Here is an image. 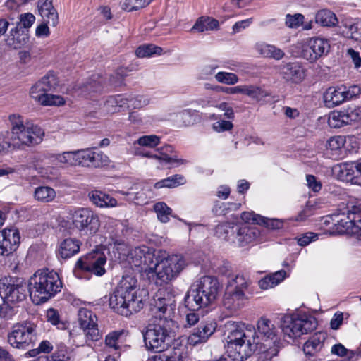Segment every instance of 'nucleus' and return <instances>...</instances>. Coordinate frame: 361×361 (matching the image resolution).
Returning a JSON list of instances; mask_svg holds the SVG:
<instances>
[{
    "label": "nucleus",
    "instance_id": "f257e3e1",
    "mask_svg": "<svg viewBox=\"0 0 361 361\" xmlns=\"http://www.w3.org/2000/svg\"><path fill=\"white\" fill-rule=\"evenodd\" d=\"M228 356L233 360L243 361L259 349L260 361H271L281 348V342L261 343L255 329L241 322H228L226 324Z\"/></svg>",
    "mask_w": 361,
    "mask_h": 361
},
{
    "label": "nucleus",
    "instance_id": "f03ea898",
    "mask_svg": "<svg viewBox=\"0 0 361 361\" xmlns=\"http://www.w3.org/2000/svg\"><path fill=\"white\" fill-rule=\"evenodd\" d=\"M171 298H160L152 308L154 314L142 334L146 349L148 351L161 353L168 350L175 340L174 322L164 317L170 307L172 309Z\"/></svg>",
    "mask_w": 361,
    "mask_h": 361
},
{
    "label": "nucleus",
    "instance_id": "7ed1b4c3",
    "mask_svg": "<svg viewBox=\"0 0 361 361\" xmlns=\"http://www.w3.org/2000/svg\"><path fill=\"white\" fill-rule=\"evenodd\" d=\"M61 288L62 282L59 274L48 269L37 271L29 281L30 296L37 305L46 302L54 297Z\"/></svg>",
    "mask_w": 361,
    "mask_h": 361
},
{
    "label": "nucleus",
    "instance_id": "20e7f679",
    "mask_svg": "<svg viewBox=\"0 0 361 361\" xmlns=\"http://www.w3.org/2000/svg\"><path fill=\"white\" fill-rule=\"evenodd\" d=\"M219 290L218 279L204 276L188 291L184 298L185 305L189 310H198L207 307L216 299Z\"/></svg>",
    "mask_w": 361,
    "mask_h": 361
},
{
    "label": "nucleus",
    "instance_id": "39448f33",
    "mask_svg": "<svg viewBox=\"0 0 361 361\" xmlns=\"http://www.w3.org/2000/svg\"><path fill=\"white\" fill-rule=\"evenodd\" d=\"M185 266V260L182 255H171L165 257L162 251L159 250L154 269H149L150 281L157 286L169 284L179 276Z\"/></svg>",
    "mask_w": 361,
    "mask_h": 361
},
{
    "label": "nucleus",
    "instance_id": "423d86ee",
    "mask_svg": "<svg viewBox=\"0 0 361 361\" xmlns=\"http://www.w3.org/2000/svg\"><path fill=\"white\" fill-rule=\"evenodd\" d=\"M11 123V131H7L12 147L20 148L23 145H30L37 144L40 140V128L35 127H27L23 124L21 116L16 114L9 116Z\"/></svg>",
    "mask_w": 361,
    "mask_h": 361
},
{
    "label": "nucleus",
    "instance_id": "0eeeda50",
    "mask_svg": "<svg viewBox=\"0 0 361 361\" xmlns=\"http://www.w3.org/2000/svg\"><path fill=\"white\" fill-rule=\"evenodd\" d=\"M78 321L82 334H78L75 330L70 331L69 336L74 343L83 345L88 341H97L101 338V334L98 329L97 317L95 314L87 308H80L78 312Z\"/></svg>",
    "mask_w": 361,
    "mask_h": 361
},
{
    "label": "nucleus",
    "instance_id": "6e6552de",
    "mask_svg": "<svg viewBox=\"0 0 361 361\" xmlns=\"http://www.w3.org/2000/svg\"><path fill=\"white\" fill-rule=\"evenodd\" d=\"M37 326L28 321L14 324L8 332V343L14 348L26 350L32 346L37 339Z\"/></svg>",
    "mask_w": 361,
    "mask_h": 361
},
{
    "label": "nucleus",
    "instance_id": "1a4fd4ad",
    "mask_svg": "<svg viewBox=\"0 0 361 361\" xmlns=\"http://www.w3.org/2000/svg\"><path fill=\"white\" fill-rule=\"evenodd\" d=\"M29 291V283L20 278L5 276L0 279V296L5 302L16 305L23 302Z\"/></svg>",
    "mask_w": 361,
    "mask_h": 361
},
{
    "label": "nucleus",
    "instance_id": "9d476101",
    "mask_svg": "<svg viewBox=\"0 0 361 361\" xmlns=\"http://www.w3.org/2000/svg\"><path fill=\"white\" fill-rule=\"evenodd\" d=\"M317 322L314 317L302 314L294 317H286L281 324L285 338L293 339L314 330Z\"/></svg>",
    "mask_w": 361,
    "mask_h": 361
},
{
    "label": "nucleus",
    "instance_id": "9b49d317",
    "mask_svg": "<svg viewBox=\"0 0 361 361\" xmlns=\"http://www.w3.org/2000/svg\"><path fill=\"white\" fill-rule=\"evenodd\" d=\"M56 85V79L53 73H48L30 89V96L44 106H60L64 104L63 97L49 94L47 92L51 91Z\"/></svg>",
    "mask_w": 361,
    "mask_h": 361
},
{
    "label": "nucleus",
    "instance_id": "f8f14e48",
    "mask_svg": "<svg viewBox=\"0 0 361 361\" xmlns=\"http://www.w3.org/2000/svg\"><path fill=\"white\" fill-rule=\"evenodd\" d=\"M158 251L152 250L147 246L135 247L128 252L127 260L131 268L137 272H145L151 280L149 269H154Z\"/></svg>",
    "mask_w": 361,
    "mask_h": 361
},
{
    "label": "nucleus",
    "instance_id": "ddd939ff",
    "mask_svg": "<svg viewBox=\"0 0 361 361\" xmlns=\"http://www.w3.org/2000/svg\"><path fill=\"white\" fill-rule=\"evenodd\" d=\"M106 262V257L99 252L90 253L80 257L75 264L74 274L78 278H82V274H93L100 276L105 274L104 265Z\"/></svg>",
    "mask_w": 361,
    "mask_h": 361
},
{
    "label": "nucleus",
    "instance_id": "4468645a",
    "mask_svg": "<svg viewBox=\"0 0 361 361\" xmlns=\"http://www.w3.org/2000/svg\"><path fill=\"white\" fill-rule=\"evenodd\" d=\"M73 224L78 230L87 235L96 233L100 227L97 214L87 208H80L74 212Z\"/></svg>",
    "mask_w": 361,
    "mask_h": 361
},
{
    "label": "nucleus",
    "instance_id": "2eb2a0df",
    "mask_svg": "<svg viewBox=\"0 0 361 361\" xmlns=\"http://www.w3.org/2000/svg\"><path fill=\"white\" fill-rule=\"evenodd\" d=\"M329 49L330 44L327 39L312 37L302 44L301 57L310 62H314L321 56L327 54Z\"/></svg>",
    "mask_w": 361,
    "mask_h": 361
},
{
    "label": "nucleus",
    "instance_id": "dca6fc26",
    "mask_svg": "<svg viewBox=\"0 0 361 361\" xmlns=\"http://www.w3.org/2000/svg\"><path fill=\"white\" fill-rule=\"evenodd\" d=\"M334 171L338 179L361 185V159L338 164Z\"/></svg>",
    "mask_w": 361,
    "mask_h": 361
},
{
    "label": "nucleus",
    "instance_id": "f3484780",
    "mask_svg": "<svg viewBox=\"0 0 361 361\" xmlns=\"http://www.w3.org/2000/svg\"><path fill=\"white\" fill-rule=\"evenodd\" d=\"M109 305L116 312L126 317L137 312L142 308V305H140L138 301L128 300L126 296L116 289L109 298Z\"/></svg>",
    "mask_w": 361,
    "mask_h": 361
},
{
    "label": "nucleus",
    "instance_id": "a211bd4d",
    "mask_svg": "<svg viewBox=\"0 0 361 361\" xmlns=\"http://www.w3.org/2000/svg\"><path fill=\"white\" fill-rule=\"evenodd\" d=\"M20 235L17 228H5L0 231V256L8 257L19 247Z\"/></svg>",
    "mask_w": 361,
    "mask_h": 361
},
{
    "label": "nucleus",
    "instance_id": "6ab92c4d",
    "mask_svg": "<svg viewBox=\"0 0 361 361\" xmlns=\"http://www.w3.org/2000/svg\"><path fill=\"white\" fill-rule=\"evenodd\" d=\"M217 328V323L214 320L202 321L199 325L193 329L188 338V343L193 346L206 343L214 334Z\"/></svg>",
    "mask_w": 361,
    "mask_h": 361
},
{
    "label": "nucleus",
    "instance_id": "aec40b11",
    "mask_svg": "<svg viewBox=\"0 0 361 361\" xmlns=\"http://www.w3.org/2000/svg\"><path fill=\"white\" fill-rule=\"evenodd\" d=\"M278 68L280 76L286 82L299 84L305 78V69L298 61L283 63Z\"/></svg>",
    "mask_w": 361,
    "mask_h": 361
},
{
    "label": "nucleus",
    "instance_id": "412c9836",
    "mask_svg": "<svg viewBox=\"0 0 361 361\" xmlns=\"http://www.w3.org/2000/svg\"><path fill=\"white\" fill-rule=\"evenodd\" d=\"M361 213V204L353 205L349 208L348 215H335L333 219L334 224L339 233H352L356 220V215Z\"/></svg>",
    "mask_w": 361,
    "mask_h": 361
},
{
    "label": "nucleus",
    "instance_id": "4be33fe9",
    "mask_svg": "<svg viewBox=\"0 0 361 361\" xmlns=\"http://www.w3.org/2000/svg\"><path fill=\"white\" fill-rule=\"evenodd\" d=\"M250 297L240 291L236 292L226 287L223 305L231 312H235L244 307Z\"/></svg>",
    "mask_w": 361,
    "mask_h": 361
},
{
    "label": "nucleus",
    "instance_id": "5701e85b",
    "mask_svg": "<svg viewBox=\"0 0 361 361\" xmlns=\"http://www.w3.org/2000/svg\"><path fill=\"white\" fill-rule=\"evenodd\" d=\"M226 287L236 292L240 291L249 296L252 295L254 291L252 281L242 274H228Z\"/></svg>",
    "mask_w": 361,
    "mask_h": 361
},
{
    "label": "nucleus",
    "instance_id": "b1692460",
    "mask_svg": "<svg viewBox=\"0 0 361 361\" xmlns=\"http://www.w3.org/2000/svg\"><path fill=\"white\" fill-rule=\"evenodd\" d=\"M116 289L124 295L128 300L138 301L139 304L143 306L142 299L137 295V281L134 277L123 276Z\"/></svg>",
    "mask_w": 361,
    "mask_h": 361
},
{
    "label": "nucleus",
    "instance_id": "393cba45",
    "mask_svg": "<svg viewBox=\"0 0 361 361\" xmlns=\"http://www.w3.org/2000/svg\"><path fill=\"white\" fill-rule=\"evenodd\" d=\"M345 86L330 87L324 92L323 100L325 106L333 108L346 102Z\"/></svg>",
    "mask_w": 361,
    "mask_h": 361
},
{
    "label": "nucleus",
    "instance_id": "a878e982",
    "mask_svg": "<svg viewBox=\"0 0 361 361\" xmlns=\"http://www.w3.org/2000/svg\"><path fill=\"white\" fill-rule=\"evenodd\" d=\"M76 165L82 166L99 167L102 164V155L87 148L76 150Z\"/></svg>",
    "mask_w": 361,
    "mask_h": 361
},
{
    "label": "nucleus",
    "instance_id": "bb28decb",
    "mask_svg": "<svg viewBox=\"0 0 361 361\" xmlns=\"http://www.w3.org/2000/svg\"><path fill=\"white\" fill-rule=\"evenodd\" d=\"M257 336L259 337L260 342L264 343L273 342L278 340L276 329L271 320L261 317L257 322Z\"/></svg>",
    "mask_w": 361,
    "mask_h": 361
},
{
    "label": "nucleus",
    "instance_id": "cd10ccee",
    "mask_svg": "<svg viewBox=\"0 0 361 361\" xmlns=\"http://www.w3.org/2000/svg\"><path fill=\"white\" fill-rule=\"evenodd\" d=\"M29 42L28 31L20 30L19 25H16L10 31V35L6 39V44L9 47L18 49L25 46Z\"/></svg>",
    "mask_w": 361,
    "mask_h": 361
},
{
    "label": "nucleus",
    "instance_id": "c85d7f7f",
    "mask_svg": "<svg viewBox=\"0 0 361 361\" xmlns=\"http://www.w3.org/2000/svg\"><path fill=\"white\" fill-rule=\"evenodd\" d=\"M126 335V331L123 330L112 331L106 335L105 343L110 353L114 351V355L117 357L120 356V351L125 346Z\"/></svg>",
    "mask_w": 361,
    "mask_h": 361
},
{
    "label": "nucleus",
    "instance_id": "c756f323",
    "mask_svg": "<svg viewBox=\"0 0 361 361\" xmlns=\"http://www.w3.org/2000/svg\"><path fill=\"white\" fill-rule=\"evenodd\" d=\"M326 339V333L322 331L315 333L303 345L305 354L310 356L315 355L324 348V343Z\"/></svg>",
    "mask_w": 361,
    "mask_h": 361
},
{
    "label": "nucleus",
    "instance_id": "7c9ffc66",
    "mask_svg": "<svg viewBox=\"0 0 361 361\" xmlns=\"http://www.w3.org/2000/svg\"><path fill=\"white\" fill-rule=\"evenodd\" d=\"M81 244L78 239L66 238L59 244L58 255L63 259H68L79 252Z\"/></svg>",
    "mask_w": 361,
    "mask_h": 361
},
{
    "label": "nucleus",
    "instance_id": "2f4dec72",
    "mask_svg": "<svg viewBox=\"0 0 361 361\" xmlns=\"http://www.w3.org/2000/svg\"><path fill=\"white\" fill-rule=\"evenodd\" d=\"M234 233H236V239L240 246H244L252 242L259 235L253 228L245 224L234 226Z\"/></svg>",
    "mask_w": 361,
    "mask_h": 361
},
{
    "label": "nucleus",
    "instance_id": "473e14b6",
    "mask_svg": "<svg viewBox=\"0 0 361 361\" xmlns=\"http://www.w3.org/2000/svg\"><path fill=\"white\" fill-rule=\"evenodd\" d=\"M255 49L258 54L265 58L279 61L285 56V53L282 49L274 45L264 42L257 43L255 46Z\"/></svg>",
    "mask_w": 361,
    "mask_h": 361
},
{
    "label": "nucleus",
    "instance_id": "72a5a7b5",
    "mask_svg": "<svg viewBox=\"0 0 361 361\" xmlns=\"http://www.w3.org/2000/svg\"><path fill=\"white\" fill-rule=\"evenodd\" d=\"M52 1L44 0L38 7L39 12L44 22L52 26H56L58 23L59 16L56 10L53 6Z\"/></svg>",
    "mask_w": 361,
    "mask_h": 361
},
{
    "label": "nucleus",
    "instance_id": "f704fd0d",
    "mask_svg": "<svg viewBox=\"0 0 361 361\" xmlns=\"http://www.w3.org/2000/svg\"><path fill=\"white\" fill-rule=\"evenodd\" d=\"M90 200L99 207H115L118 206L117 200L102 191H91L88 194Z\"/></svg>",
    "mask_w": 361,
    "mask_h": 361
},
{
    "label": "nucleus",
    "instance_id": "c9c22d12",
    "mask_svg": "<svg viewBox=\"0 0 361 361\" xmlns=\"http://www.w3.org/2000/svg\"><path fill=\"white\" fill-rule=\"evenodd\" d=\"M127 102L123 95L109 96L104 102V110L109 114H114L126 109Z\"/></svg>",
    "mask_w": 361,
    "mask_h": 361
},
{
    "label": "nucleus",
    "instance_id": "e433bc0d",
    "mask_svg": "<svg viewBox=\"0 0 361 361\" xmlns=\"http://www.w3.org/2000/svg\"><path fill=\"white\" fill-rule=\"evenodd\" d=\"M286 277V272L284 270H279L275 273L268 275L259 281V286L263 290L274 288L280 283Z\"/></svg>",
    "mask_w": 361,
    "mask_h": 361
},
{
    "label": "nucleus",
    "instance_id": "4c0bfd02",
    "mask_svg": "<svg viewBox=\"0 0 361 361\" xmlns=\"http://www.w3.org/2000/svg\"><path fill=\"white\" fill-rule=\"evenodd\" d=\"M345 143V137L341 135L330 137L326 143V149L330 152L331 155L335 159L342 157L343 147Z\"/></svg>",
    "mask_w": 361,
    "mask_h": 361
},
{
    "label": "nucleus",
    "instance_id": "58836bf2",
    "mask_svg": "<svg viewBox=\"0 0 361 361\" xmlns=\"http://www.w3.org/2000/svg\"><path fill=\"white\" fill-rule=\"evenodd\" d=\"M186 179L181 174H175L171 176L162 179L154 184L157 189L162 188H174L185 184Z\"/></svg>",
    "mask_w": 361,
    "mask_h": 361
},
{
    "label": "nucleus",
    "instance_id": "ea45409f",
    "mask_svg": "<svg viewBox=\"0 0 361 361\" xmlns=\"http://www.w3.org/2000/svg\"><path fill=\"white\" fill-rule=\"evenodd\" d=\"M34 197L38 202L48 203L54 200L56 197V192L51 187L39 186L35 188Z\"/></svg>",
    "mask_w": 361,
    "mask_h": 361
},
{
    "label": "nucleus",
    "instance_id": "a19ab883",
    "mask_svg": "<svg viewBox=\"0 0 361 361\" xmlns=\"http://www.w3.org/2000/svg\"><path fill=\"white\" fill-rule=\"evenodd\" d=\"M315 21L322 26H333L336 24L337 18L336 15L331 11L323 9L317 13Z\"/></svg>",
    "mask_w": 361,
    "mask_h": 361
},
{
    "label": "nucleus",
    "instance_id": "79ce46f5",
    "mask_svg": "<svg viewBox=\"0 0 361 361\" xmlns=\"http://www.w3.org/2000/svg\"><path fill=\"white\" fill-rule=\"evenodd\" d=\"M247 97L257 102L269 96V93L262 87L254 85H245V94Z\"/></svg>",
    "mask_w": 361,
    "mask_h": 361
},
{
    "label": "nucleus",
    "instance_id": "37998d69",
    "mask_svg": "<svg viewBox=\"0 0 361 361\" xmlns=\"http://www.w3.org/2000/svg\"><path fill=\"white\" fill-rule=\"evenodd\" d=\"M49 158L52 161L60 164H68L70 165H76V150L65 152L61 154H51Z\"/></svg>",
    "mask_w": 361,
    "mask_h": 361
},
{
    "label": "nucleus",
    "instance_id": "c03bdc74",
    "mask_svg": "<svg viewBox=\"0 0 361 361\" xmlns=\"http://www.w3.org/2000/svg\"><path fill=\"white\" fill-rule=\"evenodd\" d=\"M161 355H164L168 361H183L186 356L185 346L182 345L174 346L172 350L163 352Z\"/></svg>",
    "mask_w": 361,
    "mask_h": 361
},
{
    "label": "nucleus",
    "instance_id": "a18cd8bd",
    "mask_svg": "<svg viewBox=\"0 0 361 361\" xmlns=\"http://www.w3.org/2000/svg\"><path fill=\"white\" fill-rule=\"evenodd\" d=\"M162 49L154 44H144L140 46L135 51L136 56L139 58L149 57L153 54L160 55Z\"/></svg>",
    "mask_w": 361,
    "mask_h": 361
},
{
    "label": "nucleus",
    "instance_id": "49530a36",
    "mask_svg": "<svg viewBox=\"0 0 361 361\" xmlns=\"http://www.w3.org/2000/svg\"><path fill=\"white\" fill-rule=\"evenodd\" d=\"M345 122L347 125L351 124L352 122L357 121L361 116L360 108L356 106H350L341 111Z\"/></svg>",
    "mask_w": 361,
    "mask_h": 361
},
{
    "label": "nucleus",
    "instance_id": "de8ad7c7",
    "mask_svg": "<svg viewBox=\"0 0 361 361\" xmlns=\"http://www.w3.org/2000/svg\"><path fill=\"white\" fill-rule=\"evenodd\" d=\"M103 80L99 75H94L90 81L83 87L85 92H99L103 89Z\"/></svg>",
    "mask_w": 361,
    "mask_h": 361
},
{
    "label": "nucleus",
    "instance_id": "09e8293b",
    "mask_svg": "<svg viewBox=\"0 0 361 361\" xmlns=\"http://www.w3.org/2000/svg\"><path fill=\"white\" fill-rule=\"evenodd\" d=\"M154 211L157 213L158 219L163 223H166L169 221V215L172 210L169 207L166 203L163 202H157L154 207Z\"/></svg>",
    "mask_w": 361,
    "mask_h": 361
},
{
    "label": "nucleus",
    "instance_id": "8fccbe9b",
    "mask_svg": "<svg viewBox=\"0 0 361 361\" xmlns=\"http://www.w3.org/2000/svg\"><path fill=\"white\" fill-rule=\"evenodd\" d=\"M152 0H123L121 3L122 9L127 11H137L147 6Z\"/></svg>",
    "mask_w": 361,
    "mask_h": 361
},
{
    "label": "nucleus",
    "instance_id": "3c124183",
    "mask_svg": "<svg viewBox=\"0 0 361 361\" xmlns=\"http://www.w3.org/2000/svg\"><path fill=\"white\" fill-rule=\"evenodd\" d=\"M125 98L127 102L126 109H140L146 106L149 102L147 98L142 95L129 96L125 97Z\"/></svg>",
    "mask_w": 361,
    "mask_h": 361
},
{
    "label": "nucleus",
    "instance_id": "603ef678",
    "mask_svg": "<svg viewBox=\"0 0 361 361\" xmlns=\"http://www.w3.org/2000/svg\"><path fill=\"white\" fill-rule=\"evenodd\" d=\"M215 79L220 83L226 85H235L238 82L236 74L228 72L220 71L215 75Z\"/></svg>",
    "mask_w": 361,
    "mask_h": 361
},
{
    "label": "nucleus",
    "instance_id": "864d4df0",
    "mask_svg": "<svg viewBox=\"0 0 361 361\" xmlns=\"http://www.w3.org/2000/svg\"><path fill=\"white\" fill-rule=\"evenodd\" d=\"M234 228L235 226L230 223H223L216 226L215 234L218 238L228 240V234L234 233Z\"/></svg>",
    "mask_w": 361,
    "mask_h": 361
},
{
    "label": "nucleus",
    "instance_id": "5fc2aeb1",
    "mask_svg": "<svg viewBox=\"0 0 361 361\" xmlns=\"http://www.w3.org/2000/svg\"><path fill=\"white\" fill-rule=\"evenodd\" d=\"M328 124L334 128H340L347 125L341 111L331 113L328 119Z\"/></svg>",
    "mask_w": 361,
    "mask_h": 361
},
{
    "label": "nucleus",
    "instance_id": "6e6d98bb",
    "mask_svg": "<svg viewBox=\"0 0 361 361\" xmlns=\"http://www.w3.org/2000/svg\"><path fill=\"white\" fill-rule=\"evenodd\" d=\"M135 143L140 146L154 148L160 143V137L155 135H143Z\"/></svg>",
    "mask_w": 361,
    "mask_h": 361
},
{
    "label": "nucleus",
    "instance_id": "4d7b16f0",
    "mask_svg": "<svg viewBox=\"0 0 361 361\" xmlns=\"http://www.w3.org/2000/svg\"><path fill=\"white\" fill-rule=\"evenodd\" d=\"M47 321L53 325L56 326L59 329H66V324L60 320L59 314L57 310L51 308L47 312Z\"/></svg>",
    "mask_w": 361,
    "mask_h": 361
},
{
    "label": "nucleus",
    "instance_id": "13d9d810",
    "mask_svg": "<svg viewBox=\"0 0 361 361\" xmlns=\"http://www.w3.org/2000/svg\"><path fill=\"white\" fill-rule=\"evenodd\" d=\"M19 19L20 21L16 25H19L20 30H27L34 23L35 17L30 13H26L21 14Z\"/></svg>",
    "mask_w": 361,
    "mask_h": 361
},
{
    "label": "nucleus",
    "instance_id": "bf43d9fd",
    "mask_svg": "<svg viewBox=\"0 0 361 361\" xmlns=\"http://www.w3.org/2000/svg\"><path fill=\"white\" fill-rule=\"evenodd\" d=\"M304 20L303 15L296 13L295 15L287 14L286 16V25L290 28L298 27Z\"/></svg>",
    "mask_w": 361,
    "mask_h": 361
},
{
    "label": "nucleus",
    "instance_id": "052dcab7",
    "mask_svg": "<svg viewBox=\"0 0 361 361\" xmlns=\"http://www.w3.org/2000/svg\"><path fill=\"white\" fill-rule=\"evenodd\" d=\"M241 219L246 223H252L255 224H261L263 219L262 216L257 214L253 212H244L241 214Z\"/></svg>",
    "mask_w": 361,
    "mask_h": 361
},
{
    "label": "nucleus",
    "instance_id": "680f3d73",
    "mask_svg": "<svg viewBox=\"0 0 361 361\" xmlns=\"http://www.w3.org/2000/svg\"><path fill=\"white\" fill-rule=\"evenodd\" d=\"M11 303L5 302L0 305V317L5 319H11L16 313L14 307H11Z\"/></svg>",
    "mask_w": 361,
    "mask_h": 361
},
{
    "label": "nucleus",
    "instance_id": "e2e57ef3",
    "mask_svg": "<svg viewBox=\"0 0 361 361\" xmlns=\"http://www.w3.org/2000/svg\"><path fill=\"white\" fill-rule=\"evenodd\" d=\"M350 37L356 41L361 42V20H357L349 27Z\"/></svg>",
    "mask_w": 361,
    "mask_h": 361
},
{
    "label": "nucleus",
    "instance_id": "0e129e2a",
    "mask_svg": "<svg viewBox=\"0 0 361 361\" xmlns=\"http://www.w3.org/2000/svg\"><path fill=\"white\" fill-rule=\"evenodd\" d=\"M263 221L260 225H264L268 228L280 229L283 226V222L277 219H268L262 216Z\"/></svg>",
    "mask_w": 361,
    "mask_h": 361
},
{
    "label": "nucleus",
    "instance_id": "69168bd1",
    "mask_svg": "<svg viewBox=\"0 0 361 361\" xmlns=\"http://www.w3.org/2000/svg\"><path fill=\"white\" fill-rule=\"evenodd\" d=\"M164 162L169 164V168L178 167L187 162L186 160L178 159L176 156L170 157L169 154H164Z\"/></svg>",
    "mask_w": 361,
    "mask_h": 361
},
{
    "label": "nucleus",
    "instance_id": "338daca9",
    "mask_svg": "<svg viewBox=\"0 0 361 361\" xmlns=\"http://www.w3.org/2000/svg\"><path fill=\"white\" fill-rule=\"evenodd\" d=\"M233 127V123L228 121L220 120L213 123V129L219 133L230 130Z\"/></svg>",
    "mask_w": 361,
    "mask_h": 361
},
{
    "label": "nucleus",
    "instance_id": "774afa93",
    "mask_svg": "<svg viewBox=\"0 0 361 361\" xmlns=\"http://www.w3.org/2000/svg\"><path fill=\"white\" fill-rule=\"evenodd\" d=\"M345 95L346 100H350L355 97H357L361 94V87L359 85H352L348 87L345 86Z\"/></svg>",
    "mask_w": 361,
    "mask_h": 361
}]
</instances>
